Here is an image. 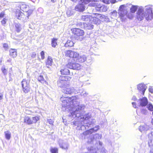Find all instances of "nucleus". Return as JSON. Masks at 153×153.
Here are the masks:
<instances>
[{
  "label": "nucleus",
  "instance_id": "4c0bfd02",
  "mask_svg": "<svg viewBox=\"0 0 153 153\" xmlns=\"http://www.w3.org/2000/svg\"><path fill=\"white\" fill-rule=\"evenodd\" d=\"M59 79L65 82V81L68 80V77L67 76H60Z\"/></svg>",
  "mask_w": 153,
  "mask_h": 153
},
{
  "label": "nucleus",
  "instance_id": "72a5a7b5",
  "mask_svg": "<svg viewBox=\"0 0 153 153\" xmlns=\"http://www.w3.org/2000/svg\"><path fill=\"white\" fill-rule=\"evenodd\" d=\"M65 82L59 79V80L57 82V85L63 88L64 86Z\"/></svg>",
  "mask_w": 153,
  "mask_h": 153
},
{
  "label": "nucleus",
  "instance_id": "79ce46f5",
  "mask_svg": "<svg viewBox=\"0 0 153 153\" xmlns=\"http://www.w3.org/2000/svg\"><path fill=\"white\" fill-rule=\"evenodd\" d=\"M41 59H43L45 58V52L44 51H42L40 53Z\"/></svg>",
  "mask_w": 153,
  "mask_h": 153
},
{
  "label": "nucleus",
  "instance_id": "20e7f679",
  "mask_svg": "<svg viewBox=\"0 0 153 153\" xmlns=\"http://www.w3.org/2000/svg\"><path fill=\"white\" fill-rule=\"evenodd\" d=\"M65 55L70 58H73L76 59L78 62H83L86 61L87 57L84 55H79L77 52L71 50H68L65 52Z\"/></svg>",
  "mask_w": 153,
  "mask_h": 153
},
{
  "label": "nucleus",
  "instance_id": "5701e85b",
  "mask_svg": "<svg viewBox=\"0 0 153 153\" xmlns=\"http://www.w3.org/2000/svg\"><path fill=\"white\" fill-rule=\"evenodd\" d=\"M60 72L63 75H69L70 73L69 70L66 68L61 69L60 71Z\"/></svg>",
  "mask_w": 153,
  "mask_h": 153
},
{
  "label": "nucleus",
  "instance_id": "c85d7f7f",
  "mask_svg": "<svg viewBox=\"0 0 153 153\" xmlns=\"http://www.w3.org/2000/svg\"><path fill=\"white\" fill-rule=\"evenodd\" d=\"M57 39L56 38H53L51 40V46L53 48H55L57 44L56 42Z\"/></svg>",
  "mask_w": 153,
  "mask_h": 153
},
{
  "label": "nucleus",
  "instance_id": "b1692460",
  "mask_svg": "<svg viewBox=\"0 0 153 153\" xmlns=\"http://www.w3.org/2000/svg\"><path fill=\"white\" fill-rule=\"evenodd\" d=\"M74 43L71 40H68L65 44L64 46L66 47H71L73 46Z\"/></svg>",
  "mask_w": 153,
  "mask_h": 153
},
{
  "label": "nucleus",
  "instance_id": "8fccbe9b",
  "mask_svg": "<svg viewBox=\"0 0 153 153\" xmlns=\"http://www.w3.org/2000/svg\"><path fill=\"white\" fill-rule=\"evenodd\" d=\"M6 19L5 18H4L1 21V23L2 25H3L6 24Z\"/></svg>",
  "mask_w": 153,
  "mask_h": 153
},
{
  "label": "nucleus",
  "instance_id": "58836bf2",
  "mask_svg": "<svg viewBox=\"0 0 153 153\" xmlns=\"http://www.w3.org/2000/svg\"><path fill=\"white\" fill-rule=\"evenodd\" d=\"M148 144L149 146L152 148L153 147V140L150 139L148 141Z\"/></svg>",
  "mask_w": 153,
  "mask_h": 153
},
{
  "label": "nucleus",
  "instance_id": "2eb2a0df",
  "mask_svg": "<svg viewBox=\"0 0 153 153\" xmlns=\"http://www.w3.org/2000/svg\"><path fill=\"white\" fill-rule=\"evenodd\" d=\"M149 126L145 124L140 125L139 128V130L141 132L143 133L149 130Z\"/></svg>",
  "mask_w": 153,
  "mask_h": 153
},
{
  "label": "nucleus",
  "instance_id": "864d4df0",
  "mask_svg": "<svg viewBox=\"0 0 153 153\" xmlns=\"http://www.w3.org/2000/svg\"><path fill=\"white\" fill-rule=\"evenodd\" d=\"M4 12H1L0 13V18H2L4 17Z\"/></svg>",
  "mask_w": 153,
  "mask_h": 153
},
{
  "label": "nucleus",
  "instance_id": "bb28decb",
  "mask_svg": "<svg viewBox=\"0 0 153 153\" xmlns=\"http://www.w3.org/2000/svg\"><path fill=\"white\" fill-rule=\"evenodd\" d=\"M100 16V19L103 20L105 22H110V19L108 16L103 15H101Z\"/></svg>",
  "mask_w": 153,
  "mask_h": 153
},
{
  "label": "nucleus",
  "instance_id": "473e14b6",
  "mask_svg": "<svg viewBox=\"0 0 153 153\" xmlns=\"http://www.w3.org/2000/svg\"><path fill=\"white\" fill-rule=\"evenodd\" d=\"M74 13L73 10L71 9H68L66 11V14L68 16L70 17L73 15Z\"/></svg>",
  "mask_w": 153,
  "mask_h": 153
},
{
  "label": "nucleus",
  "instance_id": "6ab92c4d",
  "mask_svg": "<svg viewBox=\"0 0 153 153\" xmlns=\"http://www.w3.org/2000/svg\"><path fill=\"white\" fill-rule=\"evenodd\" d=\"M84 6L82 4H79L76 6L75 9L76 10L80 12L83 11L85 10Z\"/></svg>",
  "mask_w": 153,
  "mask_h": 153
},
{
  "label": "nucleus",
  "instance_id": "2f4dec72",
  "mask_svg": "<svg viewBox=\"0 0 153 153\" xmlns=\"http://www.w3.org/2000/svg\"><path fill=\"white\" fill-rule=\"evenodd\" d=\"M111 18L114 19L117 16V12L116 10H114L110 13Z\"/></svg>",
  "mask_w": 153,
  "mask_h": 153
},
{
  "label": "nucleus",
  "instance_id": "0e129e2a",
  "mask_svg": "<svg viewBox=\"0 0 153 153\" xmlns=\"http://www.w3.org/2000/svg\"><path fill=\"white\" fill-rule=\"evenodd\" d=\"M151 122H152V123L153 124V119H152Z\"/></svg>",
  "mask_w": 153,
  "mask_h": 153
},
{
  "label": "nucleus",
  "instance_id": "4be33fe9",
  "mask_svg": "<svg viewBox=\"0 0 153 153\" xmlns=\"http://www.w3.org/2000/svg\"><path fill=\"white\" fill-rule=\"evenodd\" d=\"M24 122L29 125L32 124V119L28 116L25 117H24Z\"/></svg>",
  "mask_w": 153,
  "mask_h": 153
},
{
  "label": "nucleus",
  "instance_id": "bf43d9fd",
  "mask_svg": "<svg viewBox=\"0 0 153 153\" xmlns=\"http://www.w3.org/2000/svg\"><path fill=\"white\" fill-rule=\"evenodd\" d=\"M132 100H134V101H135V100H136V97L135 96H134L132 97Z\"/></svg>",
  "mask_w": 153,
  "mask_h": 153
},
{
  "label": "nucleus",
  "instance_id": "f8f14e48",
  "mask_svg": "<svg viewBox=\"0 0 153 153\" xmlns=\"http://www.w3.org/2000/svg\"><path fill=\"white\" fill-rule=\"evenodd\" d=\"M18 7L20 8L21 10L25 12V13H28L30 10H32L29 9V7L28 5L25 4L24 3H20Z\"/></svg>",
  "mask_w": 153,
  "mask_h": 153
},
{
  "label": "nucleus",
  "instance_id": "f03ea898",
  "mask_svg": "<svg viewBox=\"0 0 153 153\" xmlns=\"http://www.w3.org/2000/svg\"><path fill=\"white\" fill-rule=\"evenodd\" d=\"M153 13L152 9L151 7H146L144 12V10L142 7L138 9L137 13V17L139 21H141L143 19L144 17L148 21L151 20L152 18Z\"/></svg>",
  "mask_w": 153,
  "mask_h": 153
},
{
  "label": "nucleus",
  "instance_id": "7c9ffc66",
  "mask_svg": "<svg viewBox=\"0 0 153 153\" xmlns=\"http://www.w3.org/2000/svg\"><path fill=\"white\" fill-rule=\"evenodd\" d=\"M38 80L39 82H40L41 83L43 84H44L45 83H46V82L45 80L44 79L43 76L42 75H40L38 76Z\"/></svg>",
  "mask_w": 153,
  "mask_h": 153
},
{
  "label": "nucleus",
  "instance_id": "49530a36",
  "mask_svg": "<svg viewBox=\"0 0 153 153\" xmlns=\"http://www.w3.org/2000/svg\"><path fill=\"white\" fill-rule=\"evenodd\" d=\"M149 90L150 92L153 93V87L150 86Z\"/></svg>",
  "mask_w": 153,
  "mask_h": 153
},
{
  "label": "nucleus",
  "instance_id": "052dcab7",
  "mask_svg": "<svg viewBox=\"0 0 153 153\" xmlns=\"http://www.w3.org/2000/svg\"><path fill=\"white\" fill-rule=\"evenodd\" d=\"M83 85V83L82 82H80V85H79V86L80 87H82Z\"/></svg>",
  "mask_w": 153,
  "mask_h": 153
},
{
  "label": "nucleus",
  "instance_id": "412c9836",
  "mask_svg": "<svg viewBox=\"0 0 153 153\" xmlns=\"http://www.w3.org/2000/svg\"><path fill=\"white\" fill-rule=\"evenodd\" d=\"M9 55L13 58L17 56V51L16 49H10L9 51Z\"/></svg>",
  "mask_w": 153,
  "mask_h": 153
},
{
  "label": "nucleus",
  "instance_id": "de8ad7c7",
  "mask_svg": "<svg viewBox=\"0 0 153 153\" xmlns=\"http://www.w3.org/2000/svg\"><path fill=\"white\" fill-rule=\"evenodd\" d=\"M102 2L107 4H108L110 3L109 0H102Z\"/></svg>",
  "mask_w": 153,
  "mask_h": 153
},
{
  "label": "nucleus",
  "instance_id": "4d7b16f0",
  "mask_svg": "<svg viewBox=\"0 0 153 153\" xmlns=\"http://www.w3.org/2000/svg\"><path fill=\"white\" fill-rule=\"evenodd\" d=\"M3 94L2 93H0V100H1L3 99Z\"/></svg>",
  "mask_w": 153,
  "mask_h": 153
},
{
  "label": "nucleus",
  "instance_id": "6e6d98bb",
  "mask_svg": "<svg viewBox=\"0 0 153 153\" xmlns=\"http://www.w3.org/2000/svg\"><path fill=\"white\" fill-rule=\"evenodd\" d=\"M78 25L81 28L83 27V23L82 24V23L80 22L78 24Z\"/></svg>",
  "mask_w": 153,
  "mask_h": 153
},
{
  "label": "nucleus",
  "instance_id": "f3484780",
  "mask_svg": "<svg viewBox=\"0 0 153 153\" xmlns=\"http://www.w3.org/2000/svg\"><path fill=\"white\" fill-rule=\"evenodd\" d=\"M53 62V60L51 57L50 56H48L46 61V67L49 68L50 67L52 66Z\"/></svg>",
  "mask_w": 153,
  "mask_h": 153
},
{
  "label": "nucleus",
  "instance_id": "4468645a",
  "mask_svg": "<svg viewBox=\"0 0 153 153\" xmlns=\"http://www.w3.org/2000/svg\"><path fill=\"white\" fill-rule=\"evenodd\" d=\"M137 89L140 92L144 95L145 91L146 89L147 86L144 84H139L137 85Z\"/></svg>",
  "mask_w": 153,
  "mask_h": 153
},
{
  "label": "nucleus",
  "instance_id": "ea45409f",
  "mask_svg": "<svg viewBox=\"0 0 153 153\" xmlns=\"http://www.w3.org/2000/svg\"><path fill=\"white\" fill-rule=\"evenodd\" d=\"M1 70L4 75H6L7 74V71L4 66H3L1 68Z\"/></svg>",
  "mask_w": 153,
  "mask_h": 153
},
{
  "label": "nucleus",
  "instance_id": "7ed1b4c3",
  "mask_svg": "<svg viewBox=\"0 0 153 153\" xmlns=\"http://www.w3.org/2000/svg\"><path fill=\"white\" fill-rule=\"evenodd\" d=\"M62 90L63 93L67 94H71L72 93L77 94L79 93L82 96H83L84 97H86L88 94L87 92L79 87H76L74 88L73 87H64L62 88Z\"/></svg>",
  "mask_w": 153,
  "mask_h": 153
},
{
  "label": "nucleus",
  "instance_id": "9b49d317",
  "mask_svg": "<svg viewBox=\"0 0 153 153\" xmlns=\"http://www.w3.org/2000/svg\"><path fill=\"white\" fill-rule=\"evenodd\" d=\"M58 144L60 148L65 150H67L69 147L68 143L62 140H59L58 141Z\"/></svg>",
  "mask_w": 153,
  "mask_h": 153
},
{
  "label": "nucleus",
  "instance_id": "e433bc0d",
  "mask_svg": "<svg viewBox=\"0 0 153 153\" xmlns=\"http://www.w3.org/2000/svg\"><path fill=\"white\" fill-rule=\"evenodd\" d=\"M99 0H82L85 4H87L91 1L98 2Z\"/></svg>",
  "mask_w": 153,
  "mask_h": 153
},
{
  "label": "nucleus",
  "instance_id": "5fc2aeb1",
  "mask_svg": "<svg viewBox=\"0 0 153 153\" xmlns=\"http://www.w3.org/2000/svg\"><path fill=\"white\" fill-rule=\"evenodd\" d=\"M127 16L128 17L129 19H132L133 17V16L131 14H130V15H129V14L128 15H127Z\"/></svg>",
  "mask_w": 153,
  "mask_h": 153
},
{
  "label": "nucleus",
  "instance_id": "a18cd8bd",
  "mask_svg": "<svg viewBox=\"0 0 153 153\" xmlns=\"http://www.w3.org/2000/svg\"><path fill=\"white\" fill-rule=\"evenodd\" d=\"M36 53L35 52H33L31 54V57L32 58H34L36 57Z\"/></svg>",
  "mask_w": 153,
  "mask_h": 153
},
{
  "label": "nucleus",
  "instance_id": "aec40b11",
  "mask_svg": "<svg viewBox=\"0 0 153 153\" xmlns=\"http://www.w3.org/2000/svg\"><path fill=\"white\" fill-rule=\"evenodd\" d=\"M91 18H92V16L90 15H82L81 16V19L84 21H89Z\"/></svg>",
  "mask_w": 153,
  "mask_h": 153
},
{
  "label": "nucleus",
  "instance_id": "f704fd0d",
  "mask_svg": "<svg viewBox=\"0 0 153 153\" xmlns=\"http://www.w3.org/2000/svg\"><path fill=\"white\" fill-rule=\"evenodd\" d=\"M39 119V117L38 116L33 117L32 118V124L33 123H36Z\"/></svg>",
  "mask_w": 153,
  "mask_h": 153
},
{
  "label": "nucleus",
  "instance_id": "69168bd1",
  "mask_svg": "<svg viewBox=\"0 0 153 153\" xmlns=\"http://www.w3.org/2000/svg\"><path fill=\"white\" fill-rule=\"evenodd\" d=\"M150 153H153V151H150Z\"/></svg>",
  "mask_w": 153,
  "mask_h": 153
},
{
  "label": "nucleus",
  "instance_id": "a878e982",
  "mask_svg": "<svg viewBox=\"0 0 153 153\" xmlns=\"http://www.w3.org/2000/svg\"><path fill=\"white\" fill-rule=\"evenodd\" d=\"M5 137L6 139L8 140H9L11 137V133L10 131L8 130L4 131Z\"/></svg>",
  "mask_w": 153,
  "mask_h": 153
},
{
  "label": "nucleus",
  "instance_id": "09e8293b",
  "mask_svg": "<svg viewBox=\"0 0 153 153\" xmlns=\"http://www.w3.org/2000/svg\"><path fill=\"white\" fill-rule=\"evenodd\" d=\"M141 113L143 114H146L147 113V111L145 109H142L141 110Z\"/></svg>",
  "mask_w": 153,
  "mask_h": 153
},
{
  "label": "nucleus",
  "instance_id": "f257e3e1",
  "mask_svg": "<svg viewBox=\"0 0 153 153\" xmlns=\"http://www.w3.org/2000/svg\"><path fill=\"white\" fill-rule=\"evenodd\" d=\"M78 96H76L68 97L62 96L60 100L62 102L63 107L68 108L70 107L72 109L70 111L69 116L73 118H76L75 120L73 121V124L75 126L80 127L81 130L87 129L91 124V122L89 121L88 119L91 117L90 113L83 114L82 110L84 109V105H79V100Z\"/></svg>",
  "mask_w": 153,
  "mask_h": 153
},
{
  "label": "nucleus",
  "instance_id": "423d86ee",
  "mask_svg": "<svg viewBox=\"0 0 153 153\" xmlns=\"http://www.w3.org/2000/svg\"><path fill=\"white\" fill-rule=\"evenodd\" d=\"M32 11L30 10L28 13L26 12L24 13L19 10H17L15 12V16L17 19L24 22H26L28 19L29 16L31 14Z\"/></svg>",
  "mask_w": 153,
  "mask_h": 153
},
{
  "label": "nucleus",
  "instance_id": "338daca9",
  "mask_svg": "<svg viewBox=\"0 0 153 153\" xmlns=\"http://www.w3.org/2000/svg\"><path fill=\"white\" fill-rule=\"evenodd\" d=\"M42 10V8H39V9H38V10Z\"/></svg>",
  "mask_w": 153,
  "mask_h": 153
},
{
  "label": "nucleus",
  "instance_id": "13d9d810",
  "mask_svg": "<svg viewBox=\"0 0 153 153\" xmlns=\"http://www.w3.org/2000/svg\"><path fill=\"white\" fill-rule=\"evenodd\" d=\"M132 104L133 106V107L134 108H136V103L135 102H132Z\"/></svg>",
  "mask_w": 153,
  "mask_h": 153
},
{
  "label": "nucleus",
  "instance_id": "e2e57ef3",
  "mask_svg": "<svg viewBox=\"0 0 153 153\" xmlns=\"http://www.w3.org/2000/svg\"><path fill=\"white\" fill-rule=\"evenodd\" d=\"M152 133H153V132H151V133L150 134H149V137L150 136V135L151 134L152 135Z\"/></svg>",
  "mask_w": 153,
  "mask_h": 153
},
{
  "label": "nucleus",
  "instance_id": "a19ab883",
  "mask_svg": "<svg viewBox=\"0 0 153 153\" xmlns=\"http://www.w3.org/2000/svg\"><path fill=\"white\" fill-rule=\"evenodd\" d=\"M147 108L148 109L151 111H153V106L151 104H149L147 106Z\"/></svg>",
  "mask_w": 153,
  "mask_h": 153
},
{
  "label": "nucleus",
  "instance_id": "c03bdc74",
  "mask_svg": "<svg viewBox=\"0 0 153 153\" xmlns=\"http://www.w3.org/2000/svg\"><path fill=\"white\" fill-rule=\"evenodd\" d=\"M87 62L88 63H90L91 62V58L90 57L87 58L86 60Z\"/></svg>",
  "mask_w": 153,
  "mask_h": 153
},
{
  "label": "nucleus",
  "instance_id": "9d476101",
  "mask_svg": "<svg viewBox=\"0 0 153 153\" xmlns=\"http://www.w3.org/2000/svg\"><path fill=\"white\" fill-rule=\"evenodd\" d=\"M66 67L68 68L76 70H79L81 69L80 65L76 62H69L66 65Z\"/></svg>",
  "mask_w": 153,
  "mask_h": 153
},
{
  "label": "nucleus",
  "instance_id": "37998d69",
  "mask_svg": "<svg viewBox=\"0 0 153 153\" xmlns=\"http://www.w3.org/2000/svg\"><path fill=\"white\" fill-rule=\"evenodd\" d=\"M3 47L5 50H7L8 48V45L6 43H4L3 45Z\"/></svg>",
  "mask_w": 153,
  "mask_h": 153
},
{
  "label": "nucleus",
  "instance_id": "3c124183",
  "mask_svg": "<svg viewBox=\"0 0 153 153\" xmlns=\"http://www.w3.org/2000/svg\"><path fill=\"white\" fill-rule=\"evenodd\" d=\"M47 121L50 124H53V122L51 119H48Z\"/></svg>",
  "mask_w": 153,
  "mask_h": 153
},
{
  "label": "nucleus",
  "instance_id": "c756f323",
  "mask_svg": "<svg viewBox=\"0 0 153 153\" xmlns=\"http://www.w3.org/2000/svg\"><path fill=\"white\" fill-rule=\"evenodd\" d=\"M138 6L136 5H132L130 9V12L132 13H134L137 10Z\"/></svg>",
  "mask_w": 153,
  "mask_h": 153
},
{
  "label": "nucleus",
  "instance_id": "393cba45",
  "mask_svg": "<svg viewBox=\"0 0 153 153\" xmlns=\"http://www.w3.org/2000/svg\"><path fill=\"white\" fill-rule=\"evenodd\" d=\"M90 21H92L94 23L97 25H99L100 23V20L95 17H92V18H91Z\"/></svg>",
  "mask_w": 153,
  "mask_h": 153
},
{
  "label": "nucleus",
  "instance_id": "dca6fc26",
  "mask_svg": "<svg viewBox=\"0 0 153 153\" xmlns=\"http://www.w3.org/2000/svg\"><path fill=\"white\" fill-rule=\"evenodd\" d=\"M94 25L91 23H83V28L86 30H91L94 28Z\"/></svg>",
  "mask_w": 153,
  "mask_h": 153
},
{
  "label": "nucleus",
  "instance_id": "774afa93",
  "mask_svg": "<svg viewBox=\"0 0 153 153\" xmlns=\"http://www.w3.org/2000/svg\"><path fill=\"white\" fill-rule=\"evenodd\" d=\"M152 114L153 115V112H152Z\"/></svg>",
  "mask_w": 153,
  "mask_h": 153
},
{
  "label": "nucleus",
  "instance_id": "6e6552de",
  "mask_svg": "<svg viewBox=\"0 0 153 153\" xmlns=\"http://www.w3.org/2000/svg\"><path fill=\"white\" fill-rule=\"evenodd\" d=\"M127 4L122 5L120 6L119 8L118 13L122 21H124L126 19L125 16L127 13V11L126 9Z\"/></svg>",
  "mask_w": 153,
  "mask_h": 153
},
{
  "label": "nucleus",
  "instance_id": "c9c22d12",
  "mask_svg": "<svg viewBox=\"0 0 153 153\" xmlns=\"http://www.w3.org/2000/svg\"><path fill=\"white\" fill-rule=\"evenodd\" d=\"M50 151L51 153H58V149L56 147H52L50 149Z\"/></svg>",
  "mask_w": 153,
  "mask_h": 153
},
{
  "label": "nucleus",
  "instance_id": "39448f33",
  "mask_svg": "<svg viewBox=\"0 0 153 153\" xmlns=\"http://www.w3.org/2000/svg\"><path fill=\"white\" fill-rule=\"evenodd\" d=\"M72 35L71 36L72 39L79 41H81L83 39L84 35V31L79 28H73L71 29Z\"/></svg>",
  "mask_w": 153,
  "mask_h": 153
},
{
  "label": "nucleus",
  "instance_id": "0eeeda50",
  "mask_svg": "<svg viewBox=\"0 0 153 153\" xmlns=\"http://www.w3.org/2000/svg\"><path fill=\"white\" fill-rule=\"evenodd\" d=\"M30 80L23 79L21 82L22 91L24 93L27 94L30 92L31 88L30 85Z\"/></svg>",
  "mask_w": 153,
  "mask_h": 153
},
{
  "label": "nucleus",
  "instance_id": "a211bd4d",
  "mask_svg": "<svg viewBox=\"0 0 153 153\" xmlns=\"http://www.w3.org/2000/svg\"><path fill=\"white\" fill-rule=\"evenodd\" d=\"M139 101L140 105L143 106H146L148 103V100L146 97H144L142 99H140Z\"/></svg>",
  "mask_w": 153,
  "mask_h": 153
},
{
  "label": "nucleus",
  "instance_id": "603ef678",
  "mask_svg": "<svg viewBox=\"0 0 153 153\" xmlns=\"http://www.w3.org/2000/svg\"><path fill=\"white\" fill-rule=\"evenodd\" d=\"M109 1L111 4H114L117 2L116 0H109Z\"/></svg>",
  "mask_w": 153,
  "mask_h": 153
},
{
  "label": "nucleus",
  "instance_id": "1a4fd4ad",
  "mask_svg": "<svg viewBox=\"0 0 153 153\" xmlns=\"http://www.w3.org/2000/svg\"><path fill=\"white\" fill-rule=\"evenodd\" d=\"M89 5L95 7L96 10L98 12H105L108 9V7L107 6L99 2L90 4Z\"/></svg>",
  "mask_w": 153,
  "mask_h": 153
},
{
  "label": "nucleus",
  "instance_id": "ddd939ff",
  "mask_svg": "<svg viewBox=\"0 0 153 153\" xmlns=\"http://www.w3.org/2000/svg\"><path fill=\"white\" fill-rule=\"evenodd\" d=\"M99 129V126H97L93 128L85 131L83 134L84 135L91 134L94 132L97 131Z\"/></svg>",
  "mask_w": 153,
  "mask_h": 153
},
{
  "label": "nucleus",
  "instance_id": "680f3d73",
  "mask_svg": "<svg viewBox=\"0 0 153 153\" xmlns=\"http://www.w3.org/2000/svg\"><path fill=\"white\" fill-rule=\"evenodd\" d=\"M52 2L54 3L56 1V0H51Z\"/></svg>",
  "mask_w": 153,
  "mask_h": 153
},
{
  "label": "nucleus",
  "instance_id": "cd10ccee",
  "mask_svg": "<svg viewBox=\"0 0 153 153\" xmlns=\"http://www.w3.org/2000/svg\"><path fill=\"white\" fill-rule=\"evenodd\" d=\"M15 27L16 31L17 33H19L21 29L20 24L19 23H16L15 24Z\"/></svg>",
  "mask_w": 153,
  "mask_h": 153
}]
</instances>
